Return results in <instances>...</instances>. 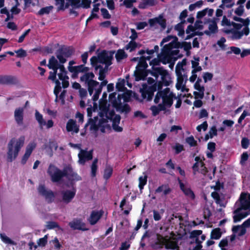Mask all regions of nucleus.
<instances>
[{"label": "nucleus", "mask_w": 250, "mask_h": 250, "mask_svg": "<svg viewBox=\"0 0 250 250\" xmlns=\"http://www.w3.org/2000/svg\"><path fill=\"white\" fill-rule=\"evenodd\" d=\"M113 129L116 132H121L123 128L119 126L121 120V117L119 115H116L112 119Z\"/></svg>", "instance_id": "25"}, {"label": "nucleus", "mask_w": 250, "mask_h": 250, "mask_svg": "<svg viewBox=\"0 0 250 250\" xmlns=\"http://www.w3.org/2000/svg\"><path fill=\"white\" fill-rule=\"evenodd\" d=\"M175 151V154H179L181 152L184 150V146L179 143H176L173 148Z\"/></svg>", "instance_id": "63"}, {"label": "nucleus", "mask_w": 250, "mask_h": 250, "mask_svg": "<svg viewBox=\"0 0 250 250\" xmlns=\"http://www.w3.org/2000/svg\"><path fill=\"white\" fill-rule=\"evenodd\" d=\"M101 11L103 18L105 19H109L111 18V15L108 10L104 8L101 9Z\"/></svg>", "instance_id": "64"}, {"label": "nucleus", "mask_w": 250, "mask_h": 250, "mask_svg": "<svg viewBox=\"0 0 250 250\" xmlns=\"http://www.w3.org/2000/svg\"><path fill=\"white\" fill-rule=\"evenodd\" d=\"M170 234L172 235V237H168L167 236V237L165 248L167 250H177L179 248L178 246L179 238L174 237L175 234L173 232Z\"/></svg>", "instance_id": "10"}, {"label": "nucleus", "mask_w": 250, "mask_h": 250, "mask_svg": "<svg viewBox=\"0 0 250 250\" xmlns=\"http://www.w3.org/2000/svg\"><path fill=\"white\" fill-rule=\"evenodd\" d=\"M36 144L34 142L30 143L26 146L25 154L30 156L33 150L36 148Z\"/></svg>", "instance_id": "42"}, {"label": "nucleus", "mask_w": 250, "mask_h": 250, "mask_svg": "<svg viewBox=\"0 0 250 250\" xmlns=\"http://www.w3.org/2000/svg\"><path fill=\"white\" fill-rule=\"evenodd\" d=\"M98 160L97 158H96L93 161L92 165L91 166V176L92 177H94L96 175L97 171L98 169Z\"/></svg>", "instance_id": "38"}, {"label": "nucleus", "mask_w": 250, "mask_h": 250, "mask_svg": "<svg viewBox=\"0 0 250 250\" xmlns=\"http://www.w3.org/2000/svg\"><path fill=\"white\" fill-rule=\"evenodd\" d=\"M181 48H183L184 50L187 52V55L188 56L190 54L189 50L191 49V45L190 42H183L181 43Z\"/></svg>", "instance_id": "41"}, {"label": "nucleus", "mask_w": 250, "mask_h": 250, "mask_svg": "<svg viewBox=\"0 0 250 250\" xmlns=\"http://www.w3.org/2000/svg\"><path fill=\"white\" fill-rule=\"evenodd\" d=\"M76 193V189L72 188L71 190L66 189L61 192L62 201L65 204H68L72 202Z\"/></svg>", "instance_id": "9"}, {"label": "nucleus", "mask_w": 250, "mask_h": 250, "mask_svg": "<svg viewBox=\"0 0 250 250\" xmlns=\"http://www.w3.org/2000/svg\"><path fill=\"white\" fill-rule=\"evenodd\" d=\"M176 76L177 77V83H176V88L177 90L181 89L182 91H184L185 89V85H183V82L184 80V77L186 78V82L188 80V76L187 75H182V72H177Z\"/></svg>", "instance_id": "21"}, {"label": "nucleus", "mask_w": 250, "mask_h": 250, "mask_svg": "<svg viewBox=\"0 0 250 250\" xmlns=\"http://www.w3.org/2000/svg\"><path fill=\"white\" fill-rule=\"evenodd\" d=\"M60 64L59 61L55 58L53 56H51L49 60L48 64L47 65L49 69L54 68L55 67L58 66Z\"/></svg>", "instance_id": "36"}, {"label": "nucleus", "mask_w": 250, "mask_h": 250, "mask_svg": "<svg viewBox=\"0 0 250 250\" xmlns=\"http://www.w3.org/2000/svg\"><path fill=\"white\" fill-rule=\"evenodd\" d=\"M174 58L172 57L167 49L163 47L162 54L159 55V59L163 64H166L170 62Z\"/></svg>", "instance_id": "20"}, {"label": "nucleus", "mask_w": 250, "mask_h": 250, "mask_svg": "<svg viewBox=\"0 0 250 250\" xmlns=\"http://www.w3.org/2000/svg\"><path fill=\"white\" fill-rule=\"evenodd\" d=\"M147 176L145 175L144 176H140L139 178V188L140 190H142L144 188V186L147 183Z\"/></svg>", "instance_id": "43"}, {"label": "nucleus", "mask_w": 250, "mask_h": 250, "mask_svg": "<svg viewBox=\"0 0 250 250\" xmlns=\"http://www.w3.org/2000/svg\"><path fill=\"white\" fill-rule=\"evenodd\" d=\"M115 51L114 50L107 51L103 50L98 54L99 63L104 64L107 66L112 64V60L113 59V55Z\"/></svg>", "instance_id": "6"}, {"label": "nucleus", "mask_w": 250, "mask_h": 250, "mask_svg": "<svg viewBox=\"0 0 250 250\" xmlns=\"http://www.w3.org/2000/svg\"><path fill=\"white\" fill-rule=\"evenodd\" d=\"M116 92H113L112 93H110L109 95V102L111 103L112 104V106L115 108L117 107V106H119V103L116 98Z\"/></svg>", "instance_id": "33"}, {"label": "nucleus", "mask_w": 250, "mask_h": 250, "mask_svg": "<svg viewBox=\"0 0 250 250\" xmlns=\"http://www.w3.org/2000/svg\"><path fill=\"white\" fill-rule=\"evenodd\" d=\"M181 42H171L169 43L165 44L164 47H165V48H171V47H172V48L178 49V48H181V46H180L181 45Z\"/></svg>", "instance_id": "46"}, {"label": "nucleus", "mask_w": 250, "mask_h": 250, "mask_svg": "<svg viewBox=\"0 0 250 250\" xmlns=\"http://www.w3.org/2000/svg\"><path fill=\"white\" fill-rule=\"evenodd\" d=\"M78 157L79 163L81 164L84 165L86 161L92 159L93 150L88 151L85 150H81V152L78 154Z\"/></svg>", "instance_id": "17"}, {"label": "nucleus", "mask_w": 250, "mask_h": 250, "mask_svg": "<svg viewBox=\"0 0 250 250\" xmlns=\"http://www.w3.org/2000/svg\"><path fill=\"white\" fill-rule=\"evenodd\" d=\"M24 136H21L18 140L14 138L11 139L8 144V162H12L17 157L19 152L24 145Z\"/></svg>", "instance_id": "1"}, {"label": "nucleus", "mask_w": 250, "mask_h": 250, "mask_svg": "<svg viewBox=\"0 0 250 250\" xmlns=\"http://www.w3.org/2000/svg\"><path fill=\"white\" fill-rule=\"evenodd\" d=\"M113 168L110 165H106L104 171L103 178L104 180H108L113 173Z\"/></svg>", "instance_id": "28"}, {"label": "nucleus", "mask_w": 250, "mask_h": 250, "mask_svg": "<svg viewBox=\"0 0 250 250\" xmlns=\"http://www.w3.org/2000/svg\"><path fill=\"white\" fill-rule=\"evenodd\" d=\"M186 141L190 146H195L197 145V141L194 139L193 136L187 137Z\"/></svg>", "instance_id": "52"}, {"label": "nucleus", "mask_w": 250, "mask_h": 250, "mask_svg": "<svg viewBox=\"0 0 250 250\" xmlns=\"http://www.w3.org/2000/svg\"><path fill=\"white\" fill-rule=\"evenodd\" d=\"M202 233V230H194L192 231L190 233L189 237L190 238H195L196 239H199V236Z\"/></svg>", "instance_id": "55"}, {"label": "nucleus", "mask_w": 250, "mask_h": 250, "mask_svg": "<svg viewBox=\"0 0 250 250\" xmlns=\"http://www.w3.org/2000/svg\"><path fill=\"white\" fill-rule=\"evenodd\" d=\"M107 96V93L106 92H104L103 93L102 98L100 99V108H102L103 106L106 105Z\"/></svg>", "instance_id": "51"}, {"label": "nucleus", "mask_w": 250, "mask_h": 250, "mask_svg": "<svg viewBox=\"0 0 250 250\" xmlns=\"http://www.w3.org/2000/svg\"><path fill=\"white\" fill-rule=\"evenodd\" d=\"M15 53L17 54L16 57L17 58H24L27 55L26 51L22 48H20L17 50H15Z\"/></svg>", "instance_id": "49"}, {"label": "nucleus", "mask_w": 250, "mask_h": 250, "mask_svg": "<svg viewBox=\"0 0 250 250\" xmlns=\"http://www.w3.org/2000/svg\"><path fill=\"white\" fill-rule=\"evenodd\" d=\"M35 118L39 123L41 128L46 125V122L43 119L42 115L37 110L35 112Z\"/></svg>", "instance_id": "37"}, {"label": "nucleus", "mask_w": 250, "mask_h": 250, "mask_svg": "<svg viewBox=\"0 0 250 250\" xmlns=\"http://www.w3.org/2000/svg\"><path fill=\"white\" fill-rule=\"evenodd\" d=\"M163 85L164 83L161 81L156 82L151 86L144 84L143 87L140 89L142 98L144 99L146 98L148 101H151L153 97L154 93L157 90L158 91H162Z\"/></svg>", "instance_id": "2"}, {"label": "nucleus", "mask_w": 250, "mask_h": 250, "mask_svg": "<svg viewBox=\"0 0 250 250\" xmlns=\"http://www.w3.org/2000/svg\"><path fill=\"white\" fill-rule=\"evenodd\" d=\"M75 52V48L72 46L62 45L57 50L55 54L57 58L61 63L66 62V58H70Z\"/></svg>", "instance_id": "3"}, {"label": "nucleus", "mask_w": 250, "mask_h": 250, "mask_svg": "<svg viewBox=\"0 0 250 250\" xmlns=\"http://www.w3.org/2000/svg\"><path fill=\"white\" fill-rule=\"evenodd\" d=\"M47 172L51 178V181L53 183L61 182L66 174L64 167L62 170H61L53 164L49 165Z\"/></svg>", "instance_id": "4"}, {"label": "nucleus", "mask_w": 250, "mask_h": 250, "mask_svg": "<svg viewBox=\"0 0 250 250\" xmlns=\"http://www.w3.org/2000/svg\"><path fill=\"white\" fill-rule=\"evenodd\" d=\"M166 48L172 57H177L180 55V51L178 49L173 50V48L172 47Z\"/></svg>", "instance_id": "59"}, {"label": "nucleus", "mask_w": 250, "mask_h": 250, "mask_svg": "<svg viewBox=\"0 0 250 250\" xmlns=\"http://www.w3.org/2000/svg\"><path fill=\"white\" fill-rule=\"evenodd\" d=\"M55 5L58 6L57 11L64 10V0H55Z\"/></svg>", "instance_id": "50"}, {"label": "nucleus", "mask_w": 250, "mask_h": 250, "mask_svg": "<svg viewBox=\"0 0 250 250\" xmlns=\"http://www.w3.org/2000/svg\"><path fill=\"white\" fill-rule=\"evenodd\" d=\"M173 98H176L175 95L173 92H171L170 95L165 97H162L163 103L167 107H170L173 104Z\"/></svg>", "instance_id": "26"}, {"label": "nucleus", "mask_w": 250, "mask_h": 250, "mask_svg": "<svg viewBox=\"0 0 250 250\" xmlns=\"http://www.w3.org/2000/svg\"><path fill=\"white\" fill-rule=\"evenodd\" d=\"M249 158V155L247 152H243L241 155V159L240 163L241 165H243L245 164L246 162Z\"/></svg>", "instance_id": "62"}, {"label": "nucleus", "mask_w": 250, "mask_h": 250, "mask_svg": "<svg viewBox=\"0 0 250 250\" xmlns=\"http://www.w3.org/2000/svg\"><path fill=\"white\" fill-rule=\"evenodd\" d=\"M148 70H149L136 67V69L134 72L135 81L138 82L141 80H145L148 73H149Z\"/></svg>", "instance_id": "18"}, {"label": "nucleus", "mask_w": 250, "mask_h": 250, "mask_svg": "<svg viewBox=\"0 0 250 250\" xmlns=\"http://www.w3.org/2000/svg\"><path fill=\"white\" fill-rule=\"evenodd\" d=\"M242 32L240 31L233 30L232 34V39L233 40H239L242 37Z\"/></svg>", "instance_id": "57"}, {"label": "nucleus", "mask_w": 250, "mask_h": 250, "mask_svg": "<svg viewBox=\"0 0 250 250\" xmlns=\"http://www.w3.org/2000/svg\"><path fill=\"white\" fill-rule=\"evenodd\" d=\"M152 76L157 79L159 75L161 76V82L164 83V85L166 86H169L171 83L170 75L168 71L164 68L163 67H160L159 68H155L154 72L152 73Z\"/></svg>", "instance_id": "5"}, {"label": "nucleus", "mask_w": 250, "mask_h": 250, "mask_svg": "<svg viewBox=\"0 0 250 250\" xmlns=\"http://www.w3.org/2000/svg\"><path fill=\"white\" fill-rule=\"evenodd\" d=\"M217 19L213 18L212 20L210 19H208V22H210L208 25V29L209 30H205L204 33L207 36H210L211 34H215L217 33L218 31V28L217 24L216 21Z\"/></svg>", "instance_id": "19"}, {"label": "nucleus", "mask_w": 250, "mask_h": 250, "mask_svg": "<svg viewBox=\"0 0 250 250\" xmlns=\"http://www.w3.org/2000/svg\"><path fill=\"white\" fill-rule=\"evenodd\" d=\"M14 117L17 123L19 125H22L23 119V109L22 108L16 109L14 112Z\"/></svg>", "instance_id": "24"}, {"label": "nucleus", "mask_w": 250, "mask_h": 250, "mask_svg": "<svg viewBox=\"0 0 250 250\" xmlns=\"http://www.w3.org/2000/svg\"><path fill=\"white\" fill-rule=\"evenodd\" d=\"M127 54L123 49H119L115 55V58L118 62L127 58Z\"/></svg>", "instance_id": "34"}, {"label": "nucleus", "mask_w": 250, "mask_h": 250, "mask_svg": "<svg viewBox=\"0 0 250 250\" xmlns=\"http://www.w3.org/2000/svg\"><path fill=\"white\" fill-rule=\"evenodd\" d=\"M19 83V80L16 76L13 75H0V84L16 85Z\"/></svg>", "instance_id": "13"}, {"label": "nucleus", "mask_w": 250, "mask_h": 250, "mask_svg": "<svg viewBox=\"0 0 250 250\" xmlns=\"http://www.w3.org/2000/svg\"><path fill=\"white\" fill-rule=\"evenodd\" d=\"M0 237L2 241L5 244L15 246L17 245L16 242L9 238L4 233L0 234Z\"/></svg>", "instance_id": "35"}, {"label": "nucleus", "mask_w": 250, "mask_h": 250, "mask_svg": "<svg viewBox=\"0 0 250 250\" xmlns=\"http://www.w3.org/2000/svg\"><path fill=\"white\" fill-rule=\"evenodd\" d=\"M250 144V140L246 137L243 138L241 140V146L244 149H247L248 148Z\"/></svg>", "instance_id": "61"}, {"label": "nucleus", "mask_w": 250, "mask_h": 250, "mask_svg": "<svg viewBox=\"0 0 250 250\" xmlns=\"http://www.w3.org/2000/svg\"><path fill=\"white\" fill-rule=\"evenodd\" d=\"M177 180L180 189L182 191L185 195L191 200H194L195 199V195L191 188L186 187L179 178H178Z\"/></svg>", "instance_id": "15"}, {"label": "nucleus", "mask_w": 250, "mask_h": 250, "mask_svg": "<svg viewBox=\"0 0 250 250\" xmlns=\"http://www.w3.org/2000/svg\"><path fill=\"white\" fill-rule=\"evenodd\" d=\"M137 47V43L134 41H131L126 45L125 49L126 50L129 49L130 52L134 51Z\"/></svg>", "instance_id": "48"}, {"label": "nucleus", "mask_w": 250, "mask_h": 250, "mask_svg": "<svg viewBox=\"0 0 250 250\" xmlns=\"http://www.w3.org/2000/svg\"><path fill=\"white\" fill-rule=\"evenodd\" d=\"M156 22L162 27V28H166L167 26L166 20L162 17L156 18Z\"/></svg>", "instance_id": "58"}, {"label": "nucleus", "mask_w": 250, "mask_h": 250, "mask_svg": "<svg viewBox=\"0 0 250 250\" xmlns=\"http://www.w3.org/2000/svg\"><path fill=\"white\" fill-rule=\"evenodd\" d=\"M208 134L210 138L217 135V129L215 125L211 126L209 130Z\"/></svg>", "instance_id": "60"}, {"label": "nucleus", "mask_w": 250, "mask_h": 250, "mask_svg": "<svg viewBox=\"0 0 250 250\" xmlns=\"http://www.w3.org/2000/svg\"><path fill=\"white\" fill-rule=\"evenodd\" d=\"M69 226L73 230L86 231L88 229L86 228V224L81 218H74L68 224Z\"/></svg>", "instance_id": "11"}, {"label": "nucleus", "mask_w": 250, "mask_h": 250, "mask_svg": "<svg viewBox=\"0 0 250 250\" xmlns=\"http://www.w3.org/2000/svg\"><path fill=\"white\" fill-rule=\"evenodd\" d=\"M160 62H161L160 59H159V56H158V59L157 58H154L152 59L150 62L149 64L150 65L152 66L151 69L152 70H148L149 74H150L152 75V73L154 72V70L155 68H159L160 67H155V66L160 65Z\"/></svg>", "instance_id": "29"}, {"label": "nucleus", "mask_w": 250, "mask_h": 250, "mask_svg": "<svg viewBox=\"0 0 250 250\" xmlns=\"http://www.w3.org/2000/svg\"><path fill=\"white\" fill-rule=\"evenodd\" d=\"M201 26H197V24H194V25L193 26L192 24L189 25L187 28L186 29V32L187 34H188L191 32L192 33L194 32L197 29H201Z\"/></svg>", "instance_id": "45"}, {"label": "nucleus", "mask_w": 250, "mask_h": 250, "mask_svg": "<svg viewBox=\"0 0 250 250\" xmlns=\"http://www.w3.org/2000/svg\"><path fill=\"white\" fill-rule=\"evenodd\" d=\"M175 29L178 32V35L179 36H182L185 34L184 26L181 25V24H177L175 26Z\"/></svg>", "instance_id": "56"}, {"label": "nucleus", "mask_w": 250, "mask_h": 250, "mask_svg": "<svg viewBox=\"0 0 250 250\" xmlns=\"http://www.w3.org/2000/svg\"><path fill=\"white\" fill-rule=\"evenodd\" d=\"M80 81L83 82H84L87 84V90L90 96L93 94L95 87L100 84L98 82L90 79L88 73H85L81 76Z\"/></svg>", "instance_id": "8"}, {"label": "nucleus", "mask_w": 250, "mask_h": 250, "mask_svg": "<svg viewBox=\"0 0 250 250\" xmlns=\"http://www.w3.org/2000/svg\"><path fill=\"white\" fill-rule=\"evenodd\" d=\"M102 110L105 112L106 117L109 120H112L113 118L116 115L114 110H110L109 108L106 105L103 106L102 108Z\"/></svg>", "instance_id": "32"}, {"label": "nucleus", "mask_w": 250, "mask_h": 250, "mask_svg": "<svg viewBox=\"0 0 250 250\" xmlns=\"http://www.w3.org/2000/svg\"><path fill=\"white\" fill-rule=\"evenodd\" d=\"M116 89L118 91L123 92L126 89V87L125 86V81L123 80L121 82H118L116 85Z\"/></svg>", "instance_id": "53"}, {"label": "nucleus", "mask_w": 250, "mask_h": 250, "mask_svg": "<svg viewBox=\"0 0 250 250\" xmlns=\"http://www.w3.org/2000/svg\"><path fill=\"white\" fill-rule=\"evenodd\" d=\"M104 211L101 209L99 211L92 210L90 213L88 221L91 225H95L104 215Z\"/></svg>", "instance_id": "16"}, {"label": "nucleus", "mask_w": 250, "mask_h": 250, "mask_svg": "<svg viewBox=\"0 0 250 250\" xmlns=\"http://www.w3.org/2000/svg\"><path fill=\"white\" fill-rule=\"evenodd\" d=\"M54 82L56 84L54 89V93L56 96V100H57L58 99V95L61 90L62 87L61 85V83L59 80H56V81Z\"/></svg>", "instance_id": "40"}, {"label": "nucleus", "mask_w": 250, "mask_h": 250, "mask_svg": "<svg viewBox=\"0 0 250 250\" xmlns=\"http://www.w3.org/2000/svg\"><path fill=\"white\" fill-rule=\"evenodd\" d=\"M241 204L244 210H250V194L248 195V199H246V194L242 193L241 194Z\"/></svg>", "instance_id": "23"}, {"label": "nucleus", "mask_w": 250, "mask_h": 250, "mask_svg": "<svg viewBox=\"0 0 250 250\" xmlns=\"http://www.w3.org/2000/svg\"><path fill=\"white\" fill-rule=\"evenodd\" d=\"M47 243V235H45L43 237L40 238L38 241V246L44 247Z\"/></svg>", "instance_id": "54"}, {"label": "nucleus", "mask_w": 250, "mask_h": 250, "mask_svg": "<svg viewBox=\"0 0 250 250\" xmlns=\"http://www.w3.org/2000/svg\"><path fill=\"white\" fill-rule=\"evenodd\" d=\"M38 191L40 195L43 196L48 203L53 202L55 198L54 193L50 189H47L44 185H40L38 188Z\"/></svg>", "instance_id": "7"}, {"label": "nucleus", "mask_w": 250, "mask_h": 250, "mask_svg": "<svg viewBox=\"0 0 250 250\" xmlns=\"http://www.w3.org/2000/svg\"><path fill=\"white\" fill-rule=\"evenodd\" d=\"M222 232L219 228L213 229L211 232L210 238L218 240L221 237Z\"/></svg>", "instance_id": "31"}, {"label": "nucleus", "mask_w": 250, "mask_h": 250, "mask_svg": "<svg viewBox=\"0 0 250 250\" xmlns=\"http://www.w3.org/2000/svg\"><path fill=\"white\" fill-rule=\"evenodd\" d=\"M136 67L146 69L147 67H148V65L146 62L145 61V59H144V56L140 57L139 59V62Z\"/></svg>", "instance_id": "44"}, {"label": "nucleus", "mask_w": 250, "mask_h": 250, "mask_svg": "<svg viewBox=\"0 0 250 250\" xmlns=\"http://www.w3.org/2000/svg\"><path fill=\"white\" fill-rule=\"evenodd\" d=\"M156 236V240L151 245V248L154 250L162 249L164 246H165L167 236L164 237L159 233H157Z\"/></svg>", "instance_id": "14"}, {"label": "nucleus", "mask_w": 250, "mask_h": 250, "mask_svg": "<svg viewBox=\"0 0 250 250\" xmlns=\"http://www.w3.org/2000/svg\"><path fill=\"white\" fill-rule=\"evenodd\" d=\"M233 20L236 21H239L242 23L243 25H247V24H250V20L249 18H247L246 19H243L240 17L234 16L233 17Z\"/></svg>", "instance_id": "47"}, {"label": "nucleus", "mask_w": 250, "mask_h": 250, "mask_svg": "<svg viewBox=\"0 0 250 250\" xmlns=\"http://www.w3.org/2000/svg\"><path fill=\"white\" fill-rule=\"evenodd\" d=\"M171 189L168 184H164L159 186L155 190L156 193L163 192L164 195H167L171 192Z\"/></svg>", "instance_id": "27"}, {"label": "nucleus", "mask_w": 250, "mask_h": 250, "mask_svg": "<svg viewBox=\"0 0 250 250\" xmlns=\"http://www.w3.org/2000/svg\"><path fill=\"white\" fill-rule=\"evenodd\" d=\"M119 106H117V107H115L117 110H119L121 112L128 113L131 110L130 106L127 104H125L122 105V103L120 102Z\"/></svg>", "instance_id": "30"}, {"label": "nucleus", "mask_w": 250, "mask_h": 250, "mask_svg": "<svg viewBox=\"0 0 250 250\" xmlns=\"http://www.w3.org/2000/svg\"><path fill=\"white\" fill-rule=\"evenodd\" d=\"M66 129L67 132L78 133L79 131V126L77 125L76 121L69 119L66 123Z\"/></svg>", "instance_id": "22"}, {"label": "nucleus", "mask_w": 250, "mask_h": 250, "mask_svg": "<svg viewBox=\"0 0 250 250\" xmlns=\"http://www.w3.org/2000/svg\"><path fill=\"white\" fill-rule=\"evenodd\" d=\"M53 8V6L52 5L42 7L38 11V14L39 15L48 14L52 10Z\"/></svg>", "instance_id": "39"}, {"label": "nucleus", "mask_w": 250, "mask_h": 250, "mask_svg": "<svg viewBox=\"0 0 250 250\" xmlns=\"http://www.w3.org/2000/svg\"><path fill=\"white\" fill-rule=\"evenodd\" d=\"M65 173H66L65 177L71 182L73 181H79L82 180V178L76 172L73 171L72 167L68 165L64 167Z\"/></svg>", "instance_id": "12"}]
</instances>
